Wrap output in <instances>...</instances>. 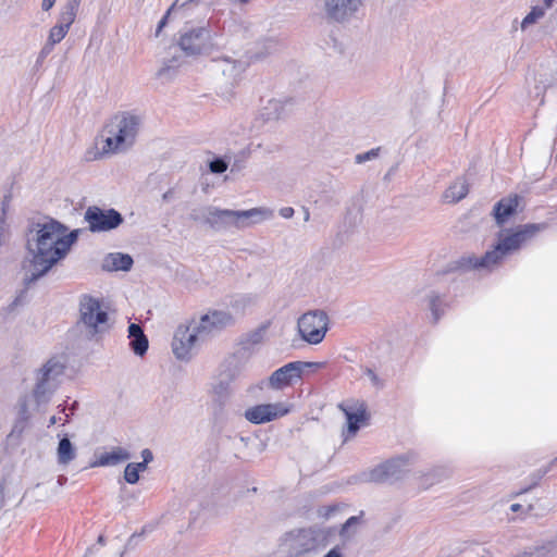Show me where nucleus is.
I'll list each match as a JSON object with an SVG mask.
<instances>
[{
    "mask_svg": "<svg viewBox=\"0 0 557 557\" xmlns=\"http://www.w3.org/2000/svg\"><path fill=\"white\" fill-rule=\"evenodd\" d=\"M205 222L215 230L234 228V210L208 207L205 210Z\"/></svg>",
    "mask_w": 557,
    "mask_h": 557,
    "instance_id": "f3484780",
    "label": "nucleus"
},
{
    "mask_svg": "<svg viewBox=\"0 0 557 557\" xmlns=\"http://www.w3.org/2000/svg\"><path fill=\"white\" fill-rule=\"evenodd\" d=\"M546 473V471H543V472H540L536 474V479L535 481L533 482L532 485H530L529 487H525L523 488L522 491H520L519 494H522V493H527L529 492L532 487L536 486L539 484V481L543 478V475Z\"/></svg>",
    "mask_w": 557,
    "mask_h": 557,
    "instance_id": "8fccbe9b",
    "label": "nucleus"
},
{
    "mask_svg": "<svg viewBox=\"0 0 557 557\" xmlns=\"http://www.w3.org/2000/svg\"><path fill=\"white\" fill-rule=\"evenodd\" d=\"M258 47H260V48L258 49V51H256V53L253 55L255 59H257V60L264 58V57L273 53L274 51H276L277 47H278V42L274 38H264L258 42Z\"/></svg>",
    "mask_w": 557,
    "mask_h": 557,
    "instance_id": "7c9ffc66",
    "label": "nucleus"
},
{
    "mask_svg": "<svg viewBox=\"0 0 557 557\" xmlns=\"http://www.w3.org/2000/svg\"><path fill=\"white\" fill-rule=\"evenodd\" d=\"M98 543H99L100 545H103V544L106 543V540H104V536H103V535H99V537H98Z\"/></svg>",
    "mask_w": 557,
    "mask_h": 557,
    "instance_id": "bf43d9fd",
    "label": "nucleus"
},
{
    "mask_svg": "<svg viewBox=\"0 0 557 557\" xmlns=\"http://www.w3.org/2000/svg\"><path fill=\"white\" fill-rule=\"evenodd\" d=\"M240 375V368L235 367H227L221 374L220 377L226 380L228 383H233L235 380H237Z\"/></svg>",
    "mask_w": 557,
    "mask_h": 557,
    "instance_id": "c9c22d12",
    "label": "nucleus"
},
{
    "mask_svg": "<svg viewBox=\"0 0 557 557\" xmlns=\"http://www.w3.org/2000/svg\"><path fill=\"white\" fill-rule=\"evenodd\" d=\"M133 263V258L128 253L111 252L103 258L102 269L108 272L128 271Z\"/></svg>",
    "mask_w": 557,
    "mask_h": 557,
    "instance_id": "6ab92c4d",
    "label": "nucleus"
},
{
    "mask_svg": "<svg viewBox=\"0 0 557 557\" xmlns=\"http://www.w3.org/2000/svg\"><path fill=\"white\" fill-rule=\"evenodd\" d=\"M359 522H360V517H358V516H352V517L348 518L346 520V522L344 524H342V527L339 529L341 537L344 540H347L351 535H354L355 531L352 533H350V529L358 525Z\"/></svg>",
    "mask_w": 557,
    "mask_h": 557,
    "instance_id": "f704fd0d",
    "label": "nucleus"
},
{
    "mask_svg": "<svg viewBox=\"0 0 557 557\" xmlns=\"http://www.w3.org/2000/svg\"><path fill=\"white\" fill-rule=\"evenodd\" d=\"M249 1H250V0H238V2H240V3H247V2H249Z\"/></svg>",
    "mask_w": 557,
    "mask_h": 557,
    "instance_id": "0e129e2a",
    "label": "nucleus"
},
{
    "mask_svg": "<svg viewBox=\"0 0 557 557\" xmlns=\"http://www.w3.org/2000/svg\"><path fill=\"white\" fill-rule=\"evenodd\" d=\"M59 408H61V411L64 412L65 411V407L60 405Z\"/></svg>",
    "mask_w": 557,
    "mask_h": 557,
    "instance_id": "69168bd1",
    "label": "nucleus"
},
{
    "mask_svg": "<svg viewBox=\"0 0 557 557\" xmlns=\"http://www.w3.org/2000/svg\"><path fill=\"white\" fill-rule=\"evenodd\" d=\"M76 458V448L67 437L63 435L58 444L57 460L59 465L66 466Z\"/></svg>",
    "mask_w": 557,
    "mask_h": 557,
    "instance_id": "393cba45",
    "label": "nucleus"
},
{
    "mask_svg": "<svg viewBox=\"0 0 557 557\" xmlns=\"http://www.w3.org/2000/svg\"><path fill=\"white\" fill-rule=\"evenodd\" d=\"M469 193L468 184L463 180H457L445 191L444 198L447 202H457L463 199Z\"/></svg>",
    "mask_w": 557,
    "mask_h": 557,
    "instance_id": "bb28decb",
    "label": "nucleus"
},
{
    "mask_svg": "<svg viewBox=\"0 0 557 557\" xmlns=\"http://www.w3.org/2000/svg\"><path fill=\"white\" fill-rule=\"evenodd\" d=\"M81 233L79 228L67 233V227L55 220L38 223L27 239L30 258L23 265L29 274V278H40L47 274L57 262L67 255Z\"/></svg>",
    "mask_w": 557,
    "mask_h": 557,
    "instance_id": "f257e3e1",
    "label": "nucleus"
},
{
    "mask_svg": "<svg viewBox=\"0 0 557 557\" xmlns=\"http://www.w3.org/2000/svg\"><path fill=\"white\" fill-rule=\"evenodd\" d=\"M199 341H205L196 326L190 330L188 326H178L172 341V351L180 360H189L191 350Z\"/></svg>",
    "mask_w": 557,
    "mask_h": 557,
    "instance_id": "4468645a",
    "label": "nucleus"
},
{
    "mask_svg": "<svg viewBox=\"0 0 557 557\" xmlns=\"http://www.w3.org/2000/svg\"><path fill=\"white\" fill-rule=\"evenodd\" d=\"M108 312L99 298L84 294L79 299V322L87 329L90 337L102 332L108 321Z\"/></svg>",
    "mask_w": 557,
    "mask_h": 557,
    "instance_id": "423d86ee",
    "label": "nucleus"
},
{
    "mask_svg": "<svg viewBox=\"0 0 557 557\" xmlns=\"http://www.w3.org/2000/svg\"><path fill=\"white\" fill-rule=\"evenodd\" d=\"M124 479L129 484H135V483L138 482V480H139V472L136 470V468L132 463H128L125 467Z\"/></svg>",
    "mask_w": 557,
    "mask_h": 557,
    "instance_id": "4c0bfd02",
    "label": "nucleus"
},
{
    "mask_svg": "<svg viewBox=\"0 0 557 557\" xmlns=\"http://www.w3.org/2000/svg\"><path fill=\"white\" fill-rule=\"evenodd\" d=\"M336 505L322 506L318 509L317 513L319 518L329 519L337 511Z\"/></svg>",
    "mask_w": 557,
    "mask_h": 557,
    "instance_id": "a19ab883",
    "label": "nucleus"
},
{
    "mask_svg": "<svg viewBox=\"0 0 557 557\" xmlns=\"http://www.w3.org/2000/svg\"><path fill=\"white\" fill-rule=\"evenodd\" d=\"M145 333H144V330L143 327L137 324V323H131L128 325V337L129 338H134V337H139V336H144Z\"/></svg>",
    "mask_w": 557,
    "mask_h": 557,
    "instance_id": "c03bdc74",
    "label": "nucleus"
},
{
    "mask_svg": "<svg viewBox=\"0 0 557 557\" xmlns=\"http://www.w3.org/2000/svg\"><path fill=\"white\" fill-rule=\"evenodd\" d=\"M543 1H544V7H545L547 10L552 7V4H553V2H554V0H543Z\"/></svg>",
    "mask_w": 557,
    "mask_h": 557,
    "instance_id": "13d9d810",
    "label": "nucleus"
},
{
    "mask_svg": "<svg viewBox=\"0 0 557 557\" xmlns=\"http://www.w3.org/2000/svg\"><path fill=\"white\" fill-rule=\"evenodd\" d=\"M442 300L438 295L432 294L429 297V307L432 312L433 323H437L444 311L441 309Z\"/></svg>",
    "mask_w": 557,
    "mask_h": 557,
    "instance_id": "72a5a7b5",
    "label": "nucleus"
},
{
    "mask_svg": "<svg viewBox=\"0 0 557 557\" xmlns=\"http://www.w3.org/2000/svg\"><path fill=\"white\" fill-rule=\"evenodd\" d=\"M18 417L24 422L27 421L29 418L28 401L26 397H23L18 400Z\"/></svg>",
    "mask_w": 557,
    "mask_h": 557,
    "instance_id": "79ce46f5",
    "label": "nucleus"
},
{
    "mask_svg": "<svg viewBox=\"0 0 557 557\" xmlns=\"http://www.w3.org/2000/svg\"><path fill=\"white\" fill-rule=\"evenodd\" d=\"M330 319L323 310H310L305 312L297 322L298 332L301 338L311 344H320L329 331Z\"/></svg>",
    "mask_w": 557,
    "mask_h": 557,
    "instance_id": "39448f33",
    "label": "nucleus"
},
{
    "mask_svg": "<svg viewBox=\"0 0 557 557\" xmlns=\"http://www.w3.org/2000/svg\"><path fill=\"white\" fill-rule=\"evenodd\" d=\"M270 325L271 322L265 321L261 323L257 329L240 335L237 345L243 350H251L255 346L263 343Z\"/></svg>",
    "mask_w": 557,
    "mask_h": 557,
    "instance_id": "a211bd4d",
    "label": "nucleus"
},
{
    "mask_svg": "<svg viewBox=\"0 0 557 557\" xmlns=\"http://www.w3.org/2000/svg\"><path fill=\"white\" fill-rule=\"evenodd\" d=\"M451 470L449 468L437 467L433 469L432 472L430 473V475L433 478V481L431 483L441 482L443 479L449 478Z\"/></svg>",
    "mask_w": 557,
    "mask_h": 557,
    "instance_id": "e433bc0d",
    "label": "nucleus"
},
{
    "mask_svg": "<svg viewBox=\"0 0 557 557\" xmlns=\"http://www.w3.org/2000/svg\"><path fill=\"white\" fill-rule=\"evenodd\" d=\"M131 463L136 468V470H137L138 472H143V471H145V470L147 469V466H148V465H147V463H145L144 461H141V462H131Z\"/></svg>",
    "mask_w": 557,
    "mask_h": 557,
    "instance_id": "864d4df0",
    "label": "nucleus"
},
{
    "mask_svg": "<svg viewBox=\"0 0 557 557\" xmlns=\"http://www.w3.org/2000/svg\"><path fill=\"white\" fill-rule=\"evenodd\" d=\"M290 406L286 403L260 404L245 410L244 417L252 424H263L288 414Z\"/></svg>",
    "mask_w": 557,
    "mask_h": 557,
    "instance_id": "ddd939ff",
    "label": "nucleus"
},
{
    "mask_svg": "<svg viewBox=\"0 0 557 557\" xmlns=\"http://www.w3.org/2000/svg\"><path fill=\"white\" fill-rule=\"evenodd\" d=\"M141 457H143V461L147 465L153 460V454L148 448H145L141 450Z\"/></svg>",
    "mask_w": 557,
    "mask_h": 557,
    "instance_id": "de8ad7c7",
    "label": "nucleus"
},
{
    "mask_svg": "<svg viewBox=\"0 0 557 557\" xmlns=\"http://www.w3.org/2000/svg\"><path fill=\"white\" fill-rule=\"evenodd\" d=\"M247 63L230 55H220L211 61L212 73L233 86L239 75L246 70Z\"/></svg>",
    "mask_w": 557,
    "mask_h": 557,
    "instance_id": "2eb2a0df",
    "label": "nucleus"
},
{
    "mask_svg": "<svg viewBox=\"0 0 557 557\" xmlns=\"http://www.w3.org/2000/svg\"><path fill=\"white\" fill-rule=\"evenodd\" d=\"M4 243H5V239H4V237L2 236V234H0V247H1L2 245H4Z\"/></svg>",
    "mask_w": 557,
    "mask_h": 557,
    "instance_id": "e2e57ef3",
    "label": "nucleus"
},
{
    "mask_svg": "<svg viewBox=\"0 0 557 557\" xmlns=\"http://www.w3.org/2000/svg\"><path fill=\"white\" fill-rule=\"evenodd\" d=\"M236 323L235 317L224 310H210L206 314L201 315L196 330L200 333V336L206 339L214 336L222 331L234 326Z\"/></svg>",
    "mask_w": 557,
    "mask_h": 557,
    "instance_id": "1a4fd4ad",
    "label": "nucleus"
},
{
    "mask_svg": "<svg viewBox=\"0 0 557 557\" xmlns=\"http://www.w3.org/2000/svg\"><path fill=\"white\" fill-rule=\"evenodd\" d=\"M166 23V18L163 17L160 23H159V26H158V29H157V35L160 33V30L162 29V27L165 25Z\"/></svg>",
    "mask_w": 557,
    "mask_h": 557,
    "instance_id": "6e6d98bb",
    "label": "nucleus"
},
{
    "mask_svg": "<svg viewBox=\"0 0 557 557\" xmlns=\"http://www.w3.org/2000/svg\"><path fill=\"white\" fill-rule=\"evenodd\" d=\"M211 391L214 401H216L222 409L232 395L231 383L220 377L219 381L212 385Z\"/></svg>",
    "mask_w": 557,
    "mask_h": 557,
    "instance_id": "a878e982",
    "label": "nucleus"
},
{
    "mask_svg": "<svg viewBox=\"0 0 557 557\" xmlns=\"http://www.w3.org/2000/svg\"><path fill=\"white\" fill-rule=\"evenodd\" d=\"M521 508H522V506H521L520 504H517V503H516V504H512V505L510 506V510H511L512 512H518Z\"/></svg>",
    "mask_w": 557,
    "mask_h": 557,
    "instance_id": "5fc2aeb1",
    "label": "nucleus"
},
{
    "mask_svg": "<svg viewBox=\"0 0 557 557\" xmlns=\"http://www.w3.org/2000/svg\"><path fill=\"white\" fill-rule=\"evenodd\" d=\"M547 9L543 7H533L531 11L524 16V18L521 22V29L524 30L531 25H534L537 23L541 18L544 17Z\"/></svg>",
    "mask_w": 557,
    "mask_h": 557,
    "instance_id": "c756f323",
    "label": "nucleus"
},
{
    "mask_svg": "<svg viewBox=\"0 0 557 557\" xmlns=\"http://www.w3.org/2000/svg\"><path fill=\"white\" fill-rule=\"evenodd\" d=\"M364 374L370 379L372 384L379 388L384 386L383 381L377 376V374L370 368L364 370Z\"/></svg>",
    "mask_w": 557,
    "mask_h": 557,
    "instance_id": "37998d69",
    "label": "nucleus"
},
{
    "mask_svg": "<svg viewBox=\"0 0 557 557\" xmlns=\"http://www.w3.org/2000/svg\"><path fill=\"white\" fill-rule=\"evenodd\" d=\"M69 30L70 29L67 27H65L59 23H55V25L52 26L49 30L48 38H47V45L54 46V45L61 42L67 35Z\"/></svg>",
    "mask_w": 557,
    "mask_h": 557,
    "instance_id": "2f4dec72",
    "label": "nucleus"
},
{
    "mask_svg": "<svg viewBox=\"0 0 557 557\" xmlns=\"http://www.w3.org/2000/svg\"><path fill=\"white\" fill-rule=\"evenodd\" d=\"M128 459H131L128 450L122 447H114L111 451L99 455V457L90 463V467L115 466Z\"/></svg>",
    "mask_w": 557,
    "mask_h": 557,
    "instance_id": "412c9836",
    "label": "nucleus"
},
{
    "mask_svg": "<svg viewBox=\"0 0 557 557\" xmlns=\"http://www.w3.org/2000/svg\"><path fill=\"white\" fill-rule=\"evenodd\" d=\"M286 103L278 99H272L263 108V115L267 120H277L285 114Z\"/></svg>",
    "mask_w": 557,
    "mask_h": 557,
    "instance_id": "cd10ccee",
    "label": "nucleus"
},
{
    "mask_svg": "<svg viewBox=\"0 0 557 557\" xmlns=\"http://www.w3.org/2000/svg\"><path fill=\"white\" fill-rule=\"evenodd\" d=\"M310 218V213L308 210L305 211V221H308Z\"/></svg>",
    "mask_w": 557,
    "mask_h": 557,
    "instance_id": "680f3d73",
    "label": "nucleus"
},
{
    "mask_svg": "<svg viewBox=\"0 0 557 557\" xmlns=\"http://www.w3.org/2000/svg\"><path fill=\"white\" fill-rule=\"evenodd\" d=\"M327 20L345 24L350 22L362 7L363 0H322Z\"/></svg>",
    "mask_w": 557,
    "mask_h": 557,
    "instance_id": "9b49d317",
    "label": "nucleus"
},
{
    "mask_svg": "<svg viewBox=\"0 0 557 557\" xmlns=\"http://www.w3.org/2000/svg\"><path fill=\"white\" fill-rule=\"evenodd\" d=\"M163 198H164V199L169 198L168 193L163 195Z\"/></svg>",
    "mask_w": 557,
    "mask_h": 557,
    "instance_id": "338daca9",
    "label": "nucleus"
},
{
    "mask_svg": "<svg viewBox=\"0 0 557 557\" xmlns=\"http://www.w3.org/2000/svg\"><path fill=\"white\" fill-rule=\"evenodd\" d=\"M377 156V150H370L366 153H361V154H357L356 157V162L357 163H362V162H366L368 160H371L372 158H375Z\"/></svg>",
    "mask_w": 557,
    "mask_h": 557,
    "instance_id": "a18cd8bd",
    "label": "nucleus"
},
{
    "mask_svg": "<svg viewBox=\"0 0 557 557\" xmlns=\"http://www.w3.org/2000/svg\"><path fill=\"white\" fill-rule=\"evenodd\" d=\"M333 533L332 528L295 529L283 535L280 546L288 557H301L320 548H325Z\"/></svg>",
    "mask_w": 557,
    "mask_h": 557,
    "instance_id": "20e7f679",
    "label": "nucleus"
},
{
    "mask_svg": "<svg viewBox=\"0 0 557 557\" xmlns=\"http://www.w3.org/2000/svg\"><path fill=\"white\" fill-rule=\"evenodd\" d=\"M81 2L82 0H64L59 9L57 23L70 29L79 12Z\"/></svg>",
    "mask_w": 557,
    "mask_h": 557,
    "instance_id": "4be33fe9",
    "label": "nucleus"
},
{
    "mask_svg": "<svg viewBox=\"0 0 557 557\" xmlns=\"http://www.w3.org/2000/svg\"><path fill=\"white\" fill-rule=\"evenodd\" d=\"M178 45L188 55L206 53L212 45V34L206 27L193 28L181 35Z\"/></svg>",
    "mask_w": 557,
    "mask_h": 557,
    "instance_id": "f8f14e48",
    "label": "nucleus"
},
{
    "mask_svg": "<svg viewBox=\"0 0 557 557\" xmlns=\"http://www.w3.org/2000/svg\"><path fill=\"white\" fill-rule=\"evenodd\" d=\"M60 418H57L55 416H52L49 420V424L48 426H51V425H54L58 421H59Z\"/></svg>",
    "mask_w": 557,
    "mask_h": 557,
    "instance_id": "4d7b16f0",
    "label": "nucleus"
},
{
    "mask_svg": "<svg viewBox=\"0 0 557 557\" xmlns=\"http://www.w3.org/2000/svg\"><path fill=\"white\" fill-rule=\"evenodd\" d=\"M409 471V457L399 456L379 465L368 473L367 480L375 483L393 482Z\"/></svg>",
    "mask_w": 557,
    "mask_h": 557,
    "instance_id": "9d476101",
    "label": "nucleus"
},
{
    "mask_svg": "<svg viewBox=\"0 0 557 557\" xmlns=\"http://www.w3.org/2000/svg\"><path fill=\"white\" fill-rule=\"evenodd\" d=\"M546 228L545 223H529L511 230L499 232L497 243L492 250L482 257L463 256L447 265L445 274H465L468 270H491L499 264L507 256L517 252L540 232Z\"/></svg>",
    "mask_w": 557,
    "mask_h": 557,
    "instance_id": "f03ea898",
    "label": "nucleus"
},
{
    "mask_svg": "<svg viewBox=\"0 0 557 557\" xmlns=\"http://www.w3.org/2000/svg\"><path fill=\"white\" fill-rule=\"evenodd\" d=\"M170 74H171V67L170 66L162 67L158 72V75L160 77H170L171 76Z\"/></svg>",
    "mask_w": 557,
    "mask_h": 557,
    "instance_id": "603ef678",
    "label": "nucleus"
},
{
    "mask_svg": "<svg viewBox=\"0 0 557 557\" xmlns=\"http://www.w3.org/2000/svg\"><path fill=\"white\" fill-rule=\"evenodd\" d=\"M212 173L221 174L227 170V163L223 159H214L209 163Z\"/></svg>",
    "mask_w": 557,
    "mask_h": 557,
    "instance_id": "58836bf2",
    "label": "nucleus"
},
{
    "mask_svg": "<svg viewBox=\"0 0 557 557\" xmlns=\"http://www.w3.org/2000/svg\"><path fill=\"white\" fill-rule=\"evenodd\" d=\"M77 405H78V404H77V401H74V403L72 404V406H71V411H72V413H73V412H74V410L76 409Z\"/></svg>",
    "mask_w": 557,
    "mask_h": 557,
    "instance_id": "052dcab7",
    "label": "nucleus"
},
{
    "mask_svg": "<svg viewBox=\"0 0 557 557\" xmlns=\"http://www.w3.org/2000/svg\"><path fill=\"white\" fill-rule=\"evenodd\" d=\"M58 386L47 381V379L36 375V384L33 389V397L37 406L49 403Z\"/></svg>",
    "mask_w": 557,
    "mask_h": 557,
    "instance_id": "5701e85b",
    "label": "nucleus"
},
{
    "mask_svg": "<svg viewBox=\"0 0 557 557\" xmlns=\"http://www.w3.org/2000/svg\"><path fill=\"white\" fill-rule=\"evenodd\" d=\"M84 220L88 224V230L92 233L110 232L117 228L124 219L115 209H101L97 206H90L84 213Z\"/></svg>",
    "mask_w": 557,
    "mask_h": 557,
    "instance_id": "6e6552de",
    "label": "nucleus"
},
{
    "mask_svg": "<svg viewBox=\"0 0 557 557\" xmlns=\"http://www.w3.org/2000/svg\"><path fill=\"white\" fill-rule=\"evenodd\" d=\"M143 121V116L134 112L115 114L96 137L94 147L86 151V160H103L127 151L135 144Z\"/></svg>",
    "mask_w": 557,
    "mask_h": 557,
    "instance_id": "7ed1b4c3",
    "label": "nucleus"
},
{
    "mask_svg": "<svg viewBox=\"0 0 557 557\" xmlns=\"http://www.w3.org/2000/svg\"><path fill=\"white\" fill-rule=\"evenodd\" d=\"M129 347L135 355L143 357L149 347V342L146 335L129 338Z\"/></svg>",
    "mask_w": 557,
    "mask_h": 557,
    "instance_id": "473e14b6",
    "label": "nucleus"
},
{
    "mask_svg": "<svg viewBox=\"0 0 557 557\" xmlns=\"http://www.w3.org/2000/svg\"><path fill=\"white\" fill-rule=\"evenodd\" d=\"M69 417H70V416H69V414H66V418H65L64 422H69Z\"/></svg>",
    "mask_w": 557,
    "mask_h": 557,
    "instance_id": "774afa93",
    "label": "nucleus"
},
{
    "mask_svg": "<svg viewBox=\"0 0 557 557\" xmlns=\"http://www.w3.org/2000/svg\"><path fill=\"white\" fill-rule=\"evenodd\" d=\"M64 371V363L57 358H51L37 371V374L59 387Z\"/></svg>",
    "mask_w": 557,
    "mask_h": 557,
    "instance_id": "aec40b11",
    "label": "nucleus"
},
{
    "mask_svg": "<svg viewBox=\"0 0 557 557\" xmlns=\"http://www.w3.org/2000/svg\"><path fill=\"white\" fill-rule=\"evenodd\" d=\"M321 362L293 361L276 369L268 380V384L272 389H283L290 386L302 377L306 369H320Z\"/></svg>",
    "mask_w": 557,
    "mask_h": 557,
    "instance_id": "0eeeda50",
    "label": "nucleus"
},
{
    "mask_svg": "<svg viewBox=\"0 0 557 557\" xmlns=\"http://www.w3.org/2000/svg\"><path fill=\"white\" fill-rule=\"evenodd\" d=\"M274 211L268 207H253L247 210H234V228L242 231L261 224L273 218Z\"/></svg>",
    "mask_w": 557,
    "mask_h": 557,
    "instance_id": "dca6fc26",
    "label": "nucleus"
},
{
    "mask_svg": "<svg viewBox=\"0 0 557 557\" xmlns=\"http://www.w3.org/2000/svg\"><path fill=\"white\" fill-rule=\"evenodd\" d=\"M324 557H344L338 546L333 547L329 550Z\"/></svg>",
    "mask_w": 557,
    "mask_h": 557,
    "instance_id": "3c124183",
    "label": "nucleus"
},
{
    "mask_svg": "<svg viewBox=\"0 0 557 557\" xmlns=\"http://www.w3.org/2000/svg\"><path fill=\"white\" fill-rule=\"evenodd\" d=\"M55 2H57V0H42L41 1V10L45 12L50 11L54 7Z\"/></svg>",
    "mask_w": 557,
    "mask_h": 557,
    "instance_id": "09e8293b",
    "label": "nucleus"
},
{
    "mask_svg": "<svg viewBox=\"0 0 557 557\" xmlns=\"http://www.w3.org/2000/svg\"><path fill=\"white\" fill-rule=\"evenodd\" d=\"M37 281H26V286L21 293L15 297V299L8 306V311H13L17 306L22 305L24 301V295L32 283H36Z\"/></svg>",
    "mask_w": 557,
    "mask_h": 557,
    "instance_id": "ea45409f",
    "label": "nucleus"
},
{
    "mask_svg": "<svg viewBox=\"0 0 557 557\" xmlns=\"http://www.w3.org/2000/svg\"><path fill=\"white\" fill-rule=\"evenodd\" d=\"M278 213L284 219H290L293 218L295 211L292 207H284L280 209Z\"/></svg>",
    "mask_w": 557,
    "mask_h": 557,
    "instance_id": "49530a36",
    "label": "nucleus"
},
{
    "mask_svg": "<svg viewBox=\"0 0 557 557\" xmlns=\"http://www.w3.org/2000/svg\"><path fill=\"white\" fill-rule=\"evenodd\" d=\"M519 205V197L517 195L502 199L494 207V215L497 224H503L512 215Z\"/></svg>",
    "mask_w": 557,
    "mask_h": 557,
    "instance_id": "b1692460",
    "label": "nucleus"
},
{
    "mask_svg": "<svg viewBox=\"0 0 557 557\" xmlns=\"http://www.w3.org/2000/svg\"><path fill=\"white\" fill-rule=\"evenodd\" d=\"M344 411H345V414L347 418L348 432L354 435L360 429V423L367 419L366 409L361 408V409L357 410L356 412H351L348 410H344Z\"/></svg>",
    "mask_w": 557,
    "mask_h": 557,
    "instance_id": "c85d7f7f",
    "label": "nucleus"
}]
</instances>
